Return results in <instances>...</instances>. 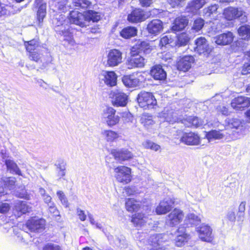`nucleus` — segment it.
Wrapping results in <instances>:
<instances>
[{
	"mask_svg": "<svg viewBox=\"0 0 250 250\" xmlns=\"http://www.w3.org/2000/svg\"><path fill=\"white\" fill-rule=\"evenodd\" d=\"M58 18H55L53 20V23L56 25V31L59 32L60 34L63 38V44L67 47L71 48L76 43L73 39L72 30L70 25L66 23L63 17Z\"/></svg>",
	"mask_w": 250,
	"mask_h": 250,
	"instance_id": "obj_1",
	"label": "nucleus"
},
{
	"mask_svg": "<svg viewBox=\"0 0 250 250\" xmlns=\"http://www.w3.org/2000/svg\"><path fill=\"white\" fill-rule=\"evenodd\" d=\"M116 111L111 107L104 109L102 113V120L107 126L112 127L120 121V117L116 114Z\"/></svg>",
	"mask_w": 250,
	"mask_h": 250,
	"instance_id": "obj_2",
	"label": "nucleus"
},
{
	"mask_svg": "<svg viewBox=\"0 0 250 250\" xmlns=\"http://www.w3.org/2000/svg\"><path fill=\"white\" fill-rule=\"evenodd\" d=\"M114 171L115 173V177L119 182L126 184L131 181V168L121 166L115 167Z\"/></svg>",
	"mask_w": 250,
	"mask_h": 250,
	"instance_id": "obj_3",
	"label": "nucleus"
},
{
	"mask_svg": "<svg viewBox=\"0 0 250 250\" xmlns=\"http://www.w3.org/2000/svg\"><path fill=\"white\" fill-rule=\"evenodd\" d=\"M184 216L182 210L178 208H174L166 217V224L170 227H174L180 224Z\"/></svg>",
	"mask_w": 250,
	"mask_h": 250,
	"instance_id": "obj_4",
	"label": "nucleus"
},
{
	"mask_svg": "<svg viewBox=\"0 0 250 250\" xmlns=\"http://www.w3.org/2000/svg\"><path fill=\"white\" fill-rule=\"evenodd\" d=\"M196 230L202 241L210 242L213 240L212 229L209 226L203 224L196 228Z\"/></svg>",
	"mask_w": 250,
	"mask_h": 250,
	"instance_id": "obj_5",
	"label": "nucleus"
},
{
	"mask_svg": "<svg viewBox=\"0 0 250 250\" xmlns=\"http://www.w3.org/2000/svg\"><path fill=\"white\" fill-rule=\"evenodd\" d=\"M122 62V53L118 49L110 50L107 56V64L114 67L118 65Z\"/></svg>",
	"mask_w": 250,
	"mask_h": 250,
	"instance_id": "obj_6",
	"label": "nucleus"
},
{
	"mask_svg": "<svg viewBox=\"0 0 250 250\" xmlns=\"http://www.w3.org/2000/svg\"><path fill=\"white\" fill-rule=\"evenodd\" d=\"M131 55L130 59L126 62L127 67L132 69L135 67H143L146 63L145 59L139 53L131 51Z\"/></svg>",
	"mask_w": 250,
	"mask_h": 250,
	"instance_id": "obj_7",
	"label": "nucleus"
},
{
	"mask_svg": "<svg viewBox=\"0 0 250 250\" xmlns=\"http://www.w3.org/2000/svg\"><path fill=\"white\" fill-rule=\"evenodd\" d=\"M167 235L158 234L152 235L149 238V242L153 248L150 250H165L166 247L163 244L165 242Z\"/></svg>",
	"mask_w": 250,
	"mask_h": 250,
	"instance_id": "obj_8",
	"label": "nucleus"
},
{
	"mask_svg": "<svg viewBox=\"0 0 250 250\" xmlns=\"http://www.w3.org/2000/svg\"><path fill=\"white\" fill-rule=\"evenodd\" d=\"M110 97L112 99V103L114 105L124 106L127 103V95L121 91H112L110 94Z\"/></svg>",
	"mask_w": 250,
	"mask_h": 250,
	"instance_id": "obj_9",
	"label": "nucleus"
},
{
	"mask_svg": "<svg viewBox=\"0 0 250 250\" xmlns=\"http://www.w3.org/2000/svg\"><path fill=\"white\" fill-rule=\"evenodd\" d=\"M231 105L236 110L242 111L250 106V98L245 96L236 97L232 100Z\"/></svg>",
	"mask_w": 250,
	"mask_h": 250,
	"instance_id": "obj_10",
	"label": "nucleus"
},
{
	"mask_svg": "<svg viewBox=\"0 0 250 250\" xmlns=\"http://www.w3.org/2000/svg\"><path fill=\"white\" fill-rule=\"evenodd\" d=\"M34 6L38 9L37 12V20L40 23L42 22L46 15V2L44 0H35Z\"/></svg>",
	"mask_w": 250,
	"mask_h": 250,
	"instance_id": "obj_11",
	"label": "nucleus"
},
{
	"mask_svg": "<svg viewBox=\"0 0 250 250\" xmlns=\"http://www.w3.org/2000/svg\"><path fill=\"white\" fill-rule=\"evenodd\" d=\"M163 24L161 21L158 19L150 21L146 27V30L151 35L156 36L163 30Z\"/></svg>",
	"mask_w": 250,
	"mask_h": 250,
	"instance_id": "obj_12",
	"label": "nucleus"
},
{
	"mask_svg": "<svg viewBox=\"0 0 250 250\" xmlns=\"http://www.w3.org/2000/svg\"><path fill=\"white\" fill-rule=\"evenodd\" d=\"M148 17V15L140 9L133 10L128 15L127 20L129 22L137 23L144 21Z\"/></svg>",
	"mask_w": 250,
	"mask_h": 250,
	"instance_id": "obj_13",
	"label": "nucleus"
},
{
	"mask_svg": "<svg viewBox=\"0 0 250 250\" xmlns=\"http://www.w3.org/2000/svg\"><path fill=\"white\" fill-rule=\"evenodd\" d=\"M45 221L43 219L32 218L26 223L27 228L31 231H39L43 229Z\"/></svg>",
	"mask_w": 250,
	"mask_h": 250,
	"instance_id": "obj_14",
	"label": "nucleus"
},
{
	"mask_svg": "<svg viewBox=\"0 0 250 250\" xmlns=\"http://www.w3.org/2000/svg\"><path fill=\"white\" fill-rule=\"evenodd\" d=\"M69 20L70 22L81 27L86 26L84 13L82 14L77 11H72L69 14Z\"/></svg>",
	"mask_w": 250,
	"mask_h": 250,
	"instance_id": "obj_15",
	"label": "nucleus"
},
{
	"mask_svg": "<svg viewBox=\"0 0 250 250\" xmlns=\"http://www.w3.org/2000/svg\"><path fill=\"white\" fill-rule=\"evenodd\" d=\"M196 47L195 50L199 54L209 53L211 48L209 46L207 40L204 37H200L195 40Z\"/></svg>",
	"mask_w": 250,
	"mask_h": 250,
	"instance_id": "obj_16",
	"label": "nucleus"
},
{
	"mask_svg": "<svg viewBox=\"0 0 250 250\" xmlns=\"http://www.w3.org/2000/svg\"><path fill=\"white\" fill-rule=\"evenodd\" d=\"M244 13V12L241 9L232 7L226 8L224 11V15L225 18L229 21L239 18L242 16Z\"/></svg>",
	"mask_w": 250,
	"mask_h": 250,
	"instance_id": "obj_17",
	"label": "nucleus"
},
{
	"mask_svg": "<svg viewBox=\"0 0 250 250\" xmlns=\"http://www.w3.org/2000/svg\"><path fill=\"white\" fill-rule=\"evenodd\" d=\"M173 201L170 198H166L161 201L156 208V212L157 214H166L171 209Z\"/></svg>",
	"mask_w": 250,
	"mask_h": 250,
	"instance_id": "obj_18",
	"label": "nucleus"
},
{
	"mask_svg": "<svg viewBox=\"0 0 250 250\" xmlns=\"http://www.w3.org/2000/svg\"><path fill=\"white\" fill-rule=\"evenodd\" d=\"M234 36L230 32L223 33L214 37L215 43L220 45H226L230 44L233 40Z\"/></svg>",
	"mask_w": 250,
	"mask_h": 250,
	"instance_id": "obj_19",
	"label": "nucleus"
},
{
	"mask_svg": "<svg viewBox=\"0 0 250 250\" xmlns=\"http://www.w3.org/2000/svg\"><path fill=\"white\" fill-rule=\"evenodd\" d=\"M100 78L107 85L113 86L116 84L117 77L113 71H103L100 75Z\"/></svg>",
	"mask_w": 250,
	"mask_h": 250,
	"instance_id": "obj_20",
	"label": "nucleus"
},
{
	"mask_svg": "<svg viewBox=\"0 0 250 250\" xmlns=\"http://www.w3.org/2000/svg\"><path fill=\"white\" fill-rule=\"evenodd\" d=\"M180 140L187 145H197L200 143L199 136L192 132L185 133Z\"/></svg>",
	"mask_w": 250,
	"mask_h": 250,
	"instance_id": "obj_21",
	"label": "nucleus"
},
{
	"mask_svg": "<svg viewBox=\"0 0 250 250\" xmlns=\"http://www.w3.org/2000/svg\"><path fill=\"white\" fill-rule=\"evenodd\" d=\"M132 52L140 53L143 51L144 53L148 54L152 50V46L147 41L139 40L132 48Z\"/></svg>",
	"mask_w": 250,
	"mask_h": 250,
	"instance_id": "obj_22",
	"label": "nucleus"
},
{
	"mask_svg": "<svg viewBox=\"0 0 250 250\" xmlns=\"http://www.w3.org/2000/svg\"><path fill=\"white\" fill-rule=\"evenodd\" d=\"M194 58L191 56H185L182 57L177 62V68L179 70L188 71L193 62Z\"/></svg>",
	"mask_w": 250,
	"mask_h": 250,
	"instance_id": "obj_23",
	"label": "nucleus"
},
{
	"mask_svg": "<svg viewBox=\"0 0 250 250\" xmlns=\"http://www.w3.org/2000/svg\"><path fill=\"white\" fill-rule=\"evenodd\" d=\"M151 76L156 80L163 81L166 79L167 73L160 65L154 66L150 71Z\"/></svg>",
	"mask_w": 250,
	"mask_h": 250,
	"instance_id": "obj_24",
	"label": "nucleus"
},
{
	"mask_svg": "<svg viewBox=\"0 0 250 250\" xmlns=\"http://www.w3.org/2000/svg\"><path fill=\"white\" fill-rule=\"evenodd\" d=\"M112 153L115 159L121 162L128 160L133 157V154L130 151L125 149L118 151L115 150Z\"/></svg>",
	"mask_w": 250,
	"mask_h": 250,
	"instance_id": "obj_25",
	"label": "nucleus"
},
{
	"mask_svg": "<svg viewBox=\"0 0 250 250\" xmlns=\"http://www.w3.org/2000/svg\"><path fill=\"white\" fill-rule=\"evenodd\" d=\"M188 23L185 17H179L174 20L171 27L172 30L177 32L184 29Z\"/></svg>",
	"mask_w": 250,
	"mask_h": 250,
	"instance_id": "obj_26",
	"label": "nucleus"
},
{
	"mask_svg": "<svg viewBox=\"0 0 250 250\" xmlns=\"http://www.w3.org/2000/svg\"><path fill=\"white\" fill-rule=\"evenodd\" d=\"M148 216L142 213H138L132 215L131 222L137 227L144 226L148 221Z\"/></svg>",
	"mask_w": 250,
	"mask_h": 250,
	"instance_id": "obj_27",
	"label": "nucleus"
},
{
	"mask_svg": "<svg viewBox=\"0 0 250 250\" xmlns=\"http://www.w3.org/2000/svg\"><path fill=\"white\" fill-rule=\"evenodd\" d=\"M184 124L187 127H198L204 124V122L196 117L190 116L184 121Z\"/></svg>",
	"mask_w": 250,
	"mask_h": 250,
	"instance_id": "obj_28",
	"label": "nucleus"
},
{
	"mask_svg": "<svg viewBox=\"0 0 250 250\" xmlns=\"http://www.w3.org/2000/svg\"><path fill=\"white\" fill-rule=\"evenodd\" d=\"M225 134L223 132V130H212L206 133V137L209 142H211L215 140H219L223 138Z\"/></svg>",
	"mask_w": 250,
	"mask_h": 250,
	"instance_id": "obj_29",
	"label": "nucleus"
},
{
	"mask_svg": "<svg viewBox=\"0 0 250 250\" xmlns=\"http://www.w3.org/2000/svg\"><path fill=\"white\" fill-rule=\"evenodd\" d=\"M137 29L133 26H127L123 29L120 32V35L124 39H130L137 35Z\"/></svg>",
	"mask_w": 250,
	"mask_h": 250,
	"instance_id": "obj_30",
	"label": "nucleus"
},
{
	"mask_svg": "<svg viewBox=\"0 0 250 250\" xmlns=\"http://www.w3.org/2000/svg\"><path fill=\"white\" fill-rule=\"evenodd\" d=\"M123 83L128 87H135L139 85V80L134 76L127 75L123 78Z\"/></svg>",
	"mask_w": 250,
	"mask_h": 250,
	"instance_id": "obj_31",
	"label": "nucleus"
},
{
	"mask_svg": "<svg viewBox=\"0 0 250 250\" xmlns=\"http://www.w3.org/2000/svg\"><path fill=\"white\" fill-rule=\"evenodd\" d=\"M24 45L27 52L40 50V46L38 39H33L29 41H24Z\"/></svg>",
	"mask_w": 250,
	"mask_h": 250,
	"instance_id": "obj_32",
	"label": "nucleus"
},
{
	"mask_svg": "<svg viewBox=\"0 0 250 250\" xmlns=\"http://www.w3.org/2000/svg\"><path fill=\"white\" fill-rule=\"evenodd\" d=\"M141 203L134 199H128L125 203V207L129 212L136 211L140 208Z\"/></svg>",
	"mask_w": 250,
	"mask_h": 250,
	"instance_id": "obj_33",
	"label": "nucleus"
},
{
	"mask_svg": "<svg viewBox=\"0 0 250 250\" xmlns=\"http://www.w3.org/2000/svg\"><path fill=\"white\" fill-rule=\"evenodd\" d=\"M84 13L86 21V26L87 25V22L90 21L97 22L100 20V15L99 13L97 12L92 10H88Z\"/></svg>",
	"mask_w": 250,
	"mask_h": 250,
	"instance_id": "obj_34",
	"label": "nucleus"
},
{
	"mask_svg": "<svg viewBox=\"0 0 250 250\" xmlns=\"http://www.w3.org/2000/svg\"><path fill=\"white\" fill-rule=\"evenodd\" d=\"M5 163L7 167V170L9 171L10 173L19 175H21L20 169L16 163L13 160L10 159L5 160Z\"/></svg>",
	"mask_w": 250,
	"mask_h": 250,
	"instance_id": "obj_35",
	"label": "nucleus"
},
{
	"mask_svg": "<svg viewBox=\"0 0 250 250\" xmlns=\"http://www.w3.org/2000/svg\"><path fill=\"white\" fill-rule=\"evenodd\" d=\"M15 209L18 212L19 215L26 213L30 211L31 208L29 207L24 202L18 201L16 203Z\"/></svg>",
	"mask_w": 250,
	"mask_h": 250,
	"instance_id": "obj_36",
	"label": "nucleus"
},
{
	"mask_svg": "<svg viewBox=\"0 0 250 250\" xmlns=\"http://www.w3.org/2000/svg\"><path fill=\"white\" fill-rule=\"evenodd\" d=\"M185 222L187 225H197L201 222V219L195 213H189L186 216Z\"/></svg>",
	"mask_w": 250,
	"mask_h": 250,
	"instance_id": "obj_37",
	"label": "nucleus"
},
{
	"mask_svg": "<svg viewBox=\"0 0 250 250\" xmlns=\"http://www.w3.org/2000/svg\"><path fill=\"white\" fill-rule=\"evenodd\" d=\"M244 122L240 119L232 118L228 121V126L231 128H234L239 131L244 129Z\"/></svg>",
	"mask_w": 250,
	"mask_h": 250,
	"instance_id": "obj_38",
	"label": "nucleus"
},
{
	"mask_svg": "<svg viewBox=\"0 0 250 250\" xmlns=\"http://www.w3.org/2000/svg\"><path fill=\"white\" fill-rule=\"evenodd\" d=\"M152 95V93L145 91L140 92L138 94L137 98L139 105L141 107L146 108V104H145L146 102L148 100V99L150 98Z\"/></svg>",
	"mask_w": 250,
	"mask_h": 250,
	"instance_id": "obj_39",
	"label": "nucleus"
},
{
	"mask_svg": "<svg viewBox=\"0 0 250 250\" xmlns=\"http://www.w3.org/2000/svg\"><path fill=\"white\" fill-rule=\"evenodd\" d=\"M238 32L239 35L242 39L249 40L250 39V26L249 25H245L240 26Z\"/></svg>",
	"mask_w": 250,
	"mask_h": 250,
	"instance_id": "obj_40",
	"label": "nucleus"
},
{
	"mask_svg": "<svg viewBox=\"0 0 250 250\" xmlns=\"http://www.w3.org/2000/svg\"><path fill=\"white\" fill-rule=\"evenodd\" d=\"M207 3V0H192L188 3V8L192 12L197 11Z\"/></svg>",
	"mask_w": 250,
	"mask_h": 250,
	"instance_id": "obj_41",
	"label": "nucleus"
},
{
	"mask_svg": "<svg viewBox=\"0 0 250 250\" xmlns=\"http://www.w3.org/2000/svg\"><path fill=\"white\" fill-rule=\"evenodd\" d=\"M218 8L219 6L216 4H212L208 7L205 8L203 10L204 16L206 18L211 17L212 15L217 13Z\"/></svg>",
	"mask_w": 250,
	"mask_h": 250,
	"instance_id": "obj_42",
	"label": "nucleus"
},
{
	"mask_svg": "<svg viewBox=\"0 0 250 250\" xmlns=\"http://www.w3.org/2000/svg\"><path fill=\"white\" fill-rule=\"evenodd\" d=\"M101 134L108 142H112L119 137L117 132L111 130H104Z\"/></svg>",
	"mask_w": 250,
	"mask_h": 250,
	"instance_id": "obj_43",
	"label": "nucleus"
},
{
	"mask_svg": "<svg viewBox=\"0 0 250 250\" xmlns=\"http://www.w3.org/2000/svg\"><path fill=\"white\" fill-rule=\"evenodd\" d=\"M189 239V236L185 233L181 235H178L175 239V245L177 247H182L184 246L186 243Z\"/></svg>",
	"mask_w": 250,
	"mask_h": 250,
	"instance_id": "obj_44",
	"label": "nucleus"
},
{
	"mask_svg": "<svg viewBox=\"0 0 250 250\" xmlns=\"http://www.w3.org/2000/svg\"><path fill=\"white\" fill-rule=\"evenodd\" d=\"M74 6L79 8H87L90 7L91 2L89 0H73Z\"/></svg>",
	"mask_w": 250,
	"mask_h": 250,
	"instance_id": "obj_45",
	"label": "nucleus"
},
{
	"mask_svg": "<svg viewBox=\"0 0 250 250\" xmlns=\"http://www.w3.org/2000/svg\"><path fill=\"white\" fill-rule=\"evenodd\" d=\"M141 123L146 128H149L154 124L153 118L147 114H144L141 118Z\"/></svg>",
	"mask_w": 250,
	"mask_h": 250,
	"instance_id": "obj_46",
	"label": "nucleus"
},
{
	"mask_svg": "<svg viewBox=\"0 0 250 250\" xmlns=\"http://www.w3.org/2000/svg\"><path fill=\"white\" fill-rule=\"evenodd\" d=\"M142 145L144 148L155 151H158L161 148L159 145L150 140H146L142 143Z\"/></svg>",
	"mask_w": 250,
	"mask_h": 250,
	"instance_id": "obj_47",
	"label": "nucleus"
},
{
	"mask_svg": "<svg viewBox=\"0 0 250 250\" xmlns=\"http://www.w3.org/2000/svg\"><path fill=\"white\" fill-rule=\"evenodd\" d=\"M5 188H8L9 190L13 189L16 182V179L14 177L4 178L3 179Z\"/></svg>",
	"mask_w": 250,
	"mask_h": 250,
	"instance_id": "obj_48",
	"label": "nucleus"
},
{
	"mask_svg": "<svg viewBox=\"0 0 250 250\" xmlns=\"http://www.w3.org/2000/svg\"><path fill=\"white\" fill-rule=\"evenodd\" d=\"M56 194L62 205H63L65 208L68 207L69 203L63 192L61 190H58L57 191Z\"/></svg>",
	"mask_w": 250,
	"mask_h": 250,
	"instance_id": "obj_49",
	"label": "nucleus"
},
{
	"mask_svg": "<svg viewBox=\"0 0 250 250\" xmlns=\"http://www.w3.org/2000/svg\"><path fill=\"white\" fill-rule=\"evenodd\" d=\"M30 60L38 62L42 58V55L40 53V49L31 52H28Z\"/></svg>",
	"mask_w": 250,
	"mask_h": 250,
	"instance_id": "obj_50",
	"label": "nucleus"
},
{
	"mask_svg": "<svg viewBox=\"0 0 250 250\" xmlns=\"http://www.w3.org/2000/svg\"><path fill=\"white\" fill-rule=\"evenodd\" d=\"M11 7L8 5H5L0 2V17L3 16H9L10 15V9Z\"/></svg>",
	"mask_w": 250,
	"mask_h": 250,
	"instance_id": "obj_51",
	"label": "nucleus"
},
{
	"mask_svg": "<svg viewBox=\"0 0 250 250\" xmlns=\"http://www.w3.org/2000/svg\"><path fill=\"white\" fill-rule=\"evenodd\" d=\"M204 25V21L201 19H198L195 20L192 29L194 30L196 32L200 31L203 27Z\"/></svg>",
	"mask_w": 250,
	"mask_h": 250,
	"instance_id": "obj_52",
	"label": "nucleus"
},
{
	"mask_svg": "<svg viewBox=\"0 0 250 250\" xmlns=\"http://www.w3.org/2000/svg\"><path fill=\"white\" fill-rule=\"evenodd\" d=\"M156 100L153 95H152L150 98L148 99V100L146 102L145 104H146V108L145 109L153 108L154 106L156 105Z\"/></svg>",
	"mask_w": 250,
	"mask_h": 250,
	"instance_id": "obj_53",
	"label": "nucleus"
},
{
	"mask_svg": "<svg viewBox=\"0 0 250 250\" xmlns=\"http://www.w3.org/2000/svg\"><path fill=\"white\" fill-rule=\"evenodd\" d=\"M178 41L180 45H185L188 42L189 38L186 33H183L179 36Z\"/></svg>",
	"mask_w": 250,
	"mask_h": 250,
	"instance_id": "obj_54",
	"label": "nucleus"
},
{
	"mask_svg": "<svg viewBox=\"0 0 250 250\" xmlns=\"http://www.w3.org/2000/svg\"><path fill=\"white\" fill-rule=\"evenodd\" d=\"M49 211L54 216H59L60 212L58 210L56 205L54 203H51V204L48 206Z\"/></svg>",
	"mask_w": 250,
	"mask_h": 250,
	"instance_id": "obj_55",
	"label": "nucleus"
},
{
	"mask_svg": "<svg viewBox=\"0 0 250 250\" xmlns=\"http://www.w3.org/2000/svg\"><path fill=\"white\" fill-rule=\"evenodd\" d=\"M10 206L7 203L0 202V213H5L9 211Z\"/></svg>",
	"mask_w": 250,
	"mask_h": 250,
	"instance_id": "obj_56",
	"label": "nucleus"
},
{
	"mask_svg": "<svg viewBox=\"0 0 250 250\" xmlns=\"http://www.w3.org/2000/svg\"><path fill=\"white\" fill-rule=\"evenodd\" d=\"M43 250H62L61 248L55 244H47L43 249Z\"/></svg>",
	"mask_w": 250,
	"mask_h": 250,
	"instance_id": "obj_57",
	"label": "nucleus"
},
{
	"mask_svg": "<svg viewBox=\"0 0 250 250\" xmlns=\"http://www.w3.org/2000/svg\"><path fill=\"white\" fill-rule=\"evenodd\" d=\"M123 118L125 122L128 123L131 122L133 120V116L129 112H124L122 115Z\"/></svg>",
	"mask_w": 250,
	"mask_h": 250,
	"instance_id": "obj_58",
	"label": "nucleus"
},
{
	"mask_svg": "<svg viewBox=\"0 0 250 250\" xmlns=\"http://www.w3.org/2000/svg\"><path fill=\"white\" fill-rule=\"evenodd\" d=\"M171 39L168 36H164L160 41V45L164 46L169 43Z\"/></svg>",
	"mask_w": 250,
	"mask_h": 250,
	"instance_id": "obj_59",
	"label": "nucleus"
},
{
	"mask_svg": "<svg viewBox=\"0 0 250 250\" xmlns=\"http://www.w3.org/2000/svg\"><path fill=\"white\" fill-rule=\"evenodd\" d=\"M56 7L58 10L62 11L63 12L66 9V2L65 1H60L57 3Z\"/></svg>",
	"mask_w": 250,
	"mask_h": 250,
	"instance_id": "obj_60",
	"label": "nucleus"
},
{
	"mask_svg": "<svg viewBox=\"0 0 250 250\" xmlns=\"http://www.w3.org/2000/svg\"><path fill=\"white\" fill-rule=\"evenodd\" d=\"M77 213L79 216V219L81 221H83L85 220L86 216L83 210L80 208H77Z\"/></svg>",
	"mask_w": 250,
	"mask_h": 250,
	"instance_id": "obj_61",
	"label": "nucleus"
},
{
	"mask_svg": "<svg viewBox=\"0 0 250 250\" xmlns=\"http://www.w3.org/2000/svg\"><path fill=\"white\" fill-rule=\"evenodd\" d=\"M182 0H168L167 1L171 7L174 8L178 7L180 4V3Z\"/></svg>",
	"mask_w": 250,
	"mask_h": 250,
	"instance_id": "obj_62",
	"label": "nucleus"
},
{
	"mask_svg": "<svg viewBox=\"0 0 250 250\" xmlns=\"http://www.w3.org/2000/svg\"><path fill=\"white\" fill-rule=\"evenodd\" d=\"M42 199L45 204H47V206L50 205L51 203H53L54 202L52 201L51 197L47 194L42 197Z\"/></svg>",
	"mask_w": 250,
	"mask_h": 250,
	"instance_id": "obj_63",
	"label": "nucleus"
},
{
	"mask_svg": "<svg viewBox=\"0 0 250 250\" xmlns=\"http://www.w3.org/2000/svg\"><path fill=\"white\" fill-rule=\"evenodd\" d=\"M250 73V63L245 64L243 69V74H245Z\"/></svg>",
	"mask_w": 250,
	"mask_h": 250,
	"instance_id": "obj_64",
	"label": "nucleus"
}]
</instances>
